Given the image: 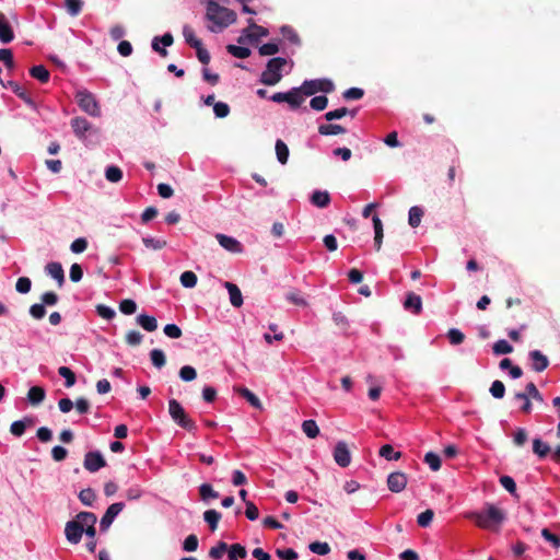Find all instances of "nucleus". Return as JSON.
Segmentation results:
<instances>
[{
    "mask_svg": "<svg viewBox=\"0 0 560 560\" xmlns=\"http://www.w3.org/2000/svg\"><path fill=\"white\" fill-rule=\"evenodd\" d=\"M180 283L185 288H194L197 283V276L192 271H185L180 275Z\"/></svg>",
    "mask_w": 560,
    "mask_h": 560,
    "instance_id": "nucleus-55",
    "label": "nucleus"
},
{
    "mask_svg": "<svg viewBox=\"0 0 560 560\" xmlns=\"http://www.w3.org/2000/svg\"><path fill=\"white\" fill-rule=\"evenodd\" d=\"M310 550L314 553L325 556L329 553L330 547L327 542L314 541L308 546Z\"/></svg>",
    "mask_w": 560,
    "mask_h": 560,
    "instance_id": "nucleus-56",
    "label": "nucleus"
},
{
    "mask_svg": "<svg viewBox=\"0 0 560 560\" xmlns=\"http://www.w3.org/2000/svg\"><path fill=\"white\" fill-rule=\"evenodd\" d=\"M32 281L27 277H21L15 283V289L19 293L26 294L31 291Z\"/></svg>",
    "mask_w": 560,
    "mask_h": 560,
    "instance_id": "nucleus-59",
    "label": "nucleus"
},
{
    "mask_svg": "<svg viewBox=\"0 0 560 560\" xmlns=\"http://www.w3.org/2000/svg\"><path fill=\"white\" fill-rule=\"evenodd\" d=\"M206 18L213 22L219 28H224L236 21L234 11L221 7L215 1H209L207 4Z\"/></svg>",
    "mask_w": 560,
    "mask_h": 560,
    "instance_id": "nucleus-2",
    "label": "nucleus"
},
{
    "mask_svg": "<svg viewBox=\"0 0 560 560\" xmlns=\"http://www.w3.org/2000/svg\"><path fill=\"white\" fill-rule=\"evenodd\" d=\"M318 132L322 136H335V135L345 133L346 129L341 125L325 124V125H319Z\"/></svg>",
    "mask_w": 560,
    "mask_h": 560,
    "instance_id": "nucleus-28",
    "label": "nucleus"
},
{
    "mask_svg": "<svg viewBox=\"0 0 560 560\" xmlns=\"http://www.w3.org/2000/svg\"><path fill=\"white\" fill-rule=\"evenodd\" d=\"M96 499V494L93 489L86 488L80 491L79 500L82 504L91 506Z\"/></svg>",
    "mask_w": 560,
    "mask_h": 560,
    "instance_id": "nucleus-48",
    "label": "nucleus"
},
{
    "mask_svg": "<svg viewBox=\"0 0 560 560\" xmlns=\"http://www.w3.org/2000/svg\"><path fill=\"white\" fill-rule=\"evenodd\" d=\"M514 398L517 400H525V404H523L521 408L524 413H529L532 411V402L529 400L530 398L539 402L544 401L542 395L539 393L533 382L526 385L524 393H516Z\"/></svg>",
    "mask_w": 560,
    "mask_h": 560,
    "instance_id": "nucleus-6",
    "label": "nucleus"
},
{
    "mask_svg": "<svg viewBox=\"0 0 560 560\" xmlns=\"http://www.w3.org/2000/svg\"><path fill=\"white\" fill-rule=\"evenodd\" d=\"M334 459L336 464L342 468H346L351 463V453L348 444L343 441H339L334 448Z\"/></svg>",
    "mask_w": 560,
    "mask_h": 560,
    "instance_id": "nucleus-10",
    "label": "nucleus"
},
{
    "mask_svg": "<svg viewBox=\"0 0 560 560\" xmlns=\"http://www.w3.org/2000/svg\"><path fill=\"white\" fill-rule=\"evenodd\" d=\"M302 430L310 439H315L319 434V428L314 420H305L302 423Z\"/></svg>",
    "mask_w": 560,
    "mask_h": 560,
    "instance_id": "nucleus-37",
    "label": "nucleus"
},
{
    "mask_svg": "<svg viewBox=\"0 0 560 560\" xmlns=\"http://www.w3.org/2000/svg\"><path fill=\"white\" fill-rule=\"evenodd\" d=\"M71 127L80 140H85L86 133L92 130V125L83 117L72 118Z\"/></svg>",
    "mask_w": 560,
    "mask_h": 560,
    "instance_id": "nucleus-16",
    "label": "nucleus"
},
{
    "mask_svg": "<svg viewBox=\"0 0 560 560\" xmlns=\"http://www.w3.org/2000/svg\"><path fill=\"white\" fill-rule=\"evenodd\" d=\"M285 95H288L285 103H288L292 109L299 108L304 102L302 85L291 89L289 92H285Z\"/></svg>",
    "mask_w": 560,
    "mask_h": 560,
    "instance_id": "nucleus-21",
    "label": "nucleus"
},
{
    "mask_svg": "<svg viewBox=\"0 0 560 560\" xmlns=\"http://www.w3.org/2000/svg\"><path fill=\"white\" fill-rule=\"evenodd\" d=\"M528 355L532 361V369L535 372H542L548 368L549 360L541 351L533 350Z\"/></svg>",
    "mask_w": 560,
    "mask_h": 560,
    "instance_id": "nucleus-17",
    "label": "nucleus"
},
{
    "mask_svg": "<svg viewBox=\"0 0 560 560\" xmlns=\"http://www.w3.org/2000/svg\"><path fill=\"white\" fill-rule=\"evenodd\" d=\"M285 299L290 303L298 305V306L305 307L308 305L307 301L301 295L300 291L296 289L289 291L285 295Z\"/></svg>",
    "mask_w": 560,
    "mask_h": 560,
    "instance_id": "nucleus-40",
    "label": "nucleus"
},
{
    "mask_svg": "<svg viewBox=\"0 0 560 560\" xmlns=\"http://www.w3.org/2000/svg\"><path fill=\"white\" fill-rule=\"evenodd\" d=\"M422 217H423V210L420 207H418V206L411 207L409 210V219H408L409 225L412 228L419 226L421 223Z\"/></svg>",
    "mask_w": 560,
    "mask_h": 560,
    "instance_id": "nucleus-35",
    "label": "nucleus"
},
{
    "mask_svg": "<svg viewBox=\"0 0 560 560\" xmlns=\"http://www.w3.org/2000/svg\"><path fill=\"white\" fill-rule=\"evenodd\" d=\"M203 520L209 525V528L214 532L218 528V524L221 520V513L215 510H207L203 513Z\"/></svg>",
    "mask_w": 560,
    "mask_h": 560,
    "instance_id": "nucleus-31",
    "label": "nucleus"
},
{
    "mask_svg": "<svg viewBox=\"0 0 560 560\" xmlns=\"http://www.w3.org/2000/svg\"><path fill=\"white\" fill-rule=\"evenodd\" d=\"M32 418H24L23 420L14 421L10 427V432L15 436H21L24 434L26 425H32Z\"/></svg>",
    "mask_w": 560,
    "mask_h": 560,
    "instance_id": "nucleus-30",
    "label": "nucleus"
},
{
    "mask_svg": "<svg viewBox=\"0 0 560 560\" xmlns=\"http://www.w3.org/2000/svg\"><path fill=\"white\" fill-rule=\"evenodd\" d=\"M219 244L228 252L233 254H241L244 249L241 242H238L235 237L218 233L215 235Z\"/></svg>",
    "mask_w": 560,
    "mask_h": 560,
    "instance_id": "nucleus-14",
    "label": "nucleus"
},
{
    "mask_svg": "<svg viewBox=\"0 0 560 560\" xmlns=\"http://www.w3.org/2000/svg\"><path fill=\"white\" fill-rule=\"evenodd\" d=\"M490 393L497 399L503 398L504 394H505V386H504V384L501 381H498V380L494 381L491 384Z\"/></svg>",
    "mask_w": 560,
    "mask_h": 560,
    "instance_id": "nucleus-62",
    "label": "nucleus"
},
{
    "mask_svg": "<svg viewBox=\"0 0 560 560\" xmlns=\"http://www.w3.org/2000/svg\"><path fill=\"white\" fill-rule=\"evenodd\" d=\"M244 34L250 43L257 42L260 37L268 36L269 32L266 27L255 23L254 20H248V27L244 30Z\"/></svg>",
    "mask_w": 560,
    "mask_h": 560,
    "instance_id": "nucleus-15",
    "label": "nucleus"
},
{
    "mask_svg": "<svg viewBox=\"0 0 560 560\" xmlns=\"http://www.w3.org/2000/svg\"><path fill=\"white\" fill-rule=\"evenodd\" d=\"M280 32H281L282 36L291 44L296 45V46L301 45V38L293 27H291L289 25H283L280 28Z\"/></svg>",
    "mask_w": 560,
    "mask_h": 560,
    "instance_id": "nucleus-32",
    "label": "nucleus"
},
{
    "mask_svg": "<svg viewBox=\"0 0 560 560\" xmlns=\"http://www.w3.org/2000/svg\"><path fill=\"white\" fill-rule=\"evenodd\" d=\"M234 390L240 396L245 398L252 407H254L256 409H262V404H261L260 399L248 388L240 386V387H235Z\"/></svg>",
    "mask_w": 560,
    "mask_h": 560,
    "instance_id": "nucleus-24",
    "label": "nucleus"
},
{
    "mask_svg": "<svg viewBox=\"0 0 560 560\" xmlns=\"http://www.w3.org/2000/svg\"><path fill=\"white\" fill-rule=\"evenodd\" d=\"M198 548V537L195 534L188 535L184 542H183V549L187 552L196 551Z\"/></svg>",
    "mask_w": 560,
    "mask_h": 560,
    "instance_id": "nucleus-60",
    "label": "nucleus"
},
{
    "mask_svg": "<svg viewBox=\"0 0 560 560\" xmlns=\"http://www.w3.org/2000/svg\"><path fill=\"white\" fill-rule=\"evenodd\" d=\"M8 85L10 86L12 92L16 96H19L21 100H23L27 105H30L32 107L35 106V103H34L33 98L31 97L30 93L24 88H22L18 82L9 81Z\"/></svg>",
    "mask_w": 560,
    "mask_h": 560,
    "instance_id": "nucleus-25",
    "label": "nucleus"
},
{
    "mask_svg": "<svg viewBox=\"0 0 560 560\" xmlns=\"http://www.w3.org/2000/svg\"><path fill=\"white\" fill-rule=\"evenodd\" d=\"M223 285L229 292L231 304L234 307H241L243 305V296L240 288L229 281H225Z\"/></svg>",
    "mask_w": 560,
    "mask_h": 560,
    "instance_id": "nucleus-22",
    "label": "nucleus"
},
{
    "mask_svg": "<svg viewBox=\"0 0 560 560\" xmlns=\"http://www.w3.org/2000/svg\"><path fill=\"white\" fill-rule=\"evenodd\" d=\"M533 452L539 457V458H545L549 452H550V447L548 444H546L545 442H542L540 439H535L533 441Z\"/></svg>",
    "mask_w": 560,
    "mask_h": 560,
    "instance_id": "nucleus-39",
    "label": "nucleus"
},
{
    "mask_svg": "<svg viewBox=\"0 0 560 560\" xmlns=\"http://www.w3.org/2000/svg\"><path fill=\"white\" fill-rule=\"evenodd\" d=\"M287 65V59L282 57L271 58L262 71L259 81L265 85H276L282 79V69Z\"/></svg>",
    "mask_w": 560,
    "mask_h": 560,
    "instance_id": "nucleus-3",
    "label": "nucleus"
},
{
    "mask_svg": "<svg viewBox=\"0 0 560 560\" xmlns=\"http://www.w3.org/2000/svg\"><path fill=\"white\" fill-rule=\"evenodd\" d=\"M142 243L147 248H151L154 250L162 249L167 245V242L165 240H159L153 237H143Z\"/></svg>",
    "mask_w": 560,
    "mask_h": 560,
    "instance_id": "nucleus-51",
    "label": "nucleus"
},
{
    "mask_svg": "<svg viewBox=\"0 0 560 560\" xmlns=\"http://www.w3.org/2000/svg\"><path fill=\"white\" fill-rule=\"evenodd\" d=\"M302 90L304 95L311 96L317 92L331 93L335 85L328 79L306 80L302 84Z\"/></svg>",
    "mask_w": 560,
    "mask_h": 560,
    "instance_id": "nucleus-7",
    "label": "nucleus"
},
{
    "mask_svg": "<svg viewBox=\"0 0 560 560\" xmlns=\"http://www.w3.org/2000/svg\"><path fill=\"white\" fill-rule=\"evenodd\" d=\"M404 307L411 313L419 315L422 312V299L420 295L408 292L404 302Z\"/></svg>",
    "mask_w": 560,
    "mask_h": 560,
    "instance_id": "nucleus-19",
    "label": "nucleus"
},
{
    "mask_svg": "<svg viewBox=\"0 0 560 560\" xmlns=\"http://www.w3.org/2000/svg\"><path fill=\"white\" fill-rule=\"evenodd\" d=\"M83 533H84V528H83V523L81 520L75 517L74 520L69 521L66 524L65 535H66L67 540L70 544H72V545L79 544L82 538Z\"/></svg>",
    "mask_w": 560,
    "mask_h": 560,
    "instance_id": "nucleus-8",
    "label": "nucleus"
},
{
    "mask_svg": "<svg viewBox=\"0 0 560 560\" xmlns=\"http://www.w3.org/2000/svg\"><path fill=\"white\" fill-rule=\"evenodd\" d=\"M494 354H508L513 351V347L504 339L498 340L494 342L493 347Z\"/></svg>",
    "mask_w": 560,
    "mask_h": 560,
    "instance_id": "nucleus-50",
    "label": "nucleus"
},
{
    "mask_svg": "<svg viewBox=\"0 0 560 560\" xmlns=\"http://www.w3.org/2000/svg\"><path fill=\"white\" fill-rule=\"evenodd\" d=\"M434 517V512L428 509L420 513L417 517V523L420 527H428Z\"/></svg>",
    "mask_w": 560,
    "mask_h": 560,
    "instance_id": "nucleus-53",
    "label": "nucleus"
},
{
    "mask_svg": "<svg viewBox=\"0 0 560 560\" xmlns=\"http://www.w3.org/2000/svg\"><path fill=\"white\" fill-rule=\"evenodd\" d=\"M0 61H2L9 70L15 67L12 50L9 48L0 49Z\"/></svg>",
    "mask_w": 560,
    "mask_h": 560,
    "instance_id": "nucleus-52",
    "label": "nucleus"
},
{
    "mask_svg": "<svg viewBox=\"0 0 560 560\" xmlns=\"http://www.w3.org/2000/svg\"><path fill=\"white\" fill-rule=\"evenodd\" d=\"M137 323L147 331H154L158 328L156 318L147 314H140L137 317Z\"/></svg>",
    "mask_w": 560,
    "mask_h": 560,
    "instance_id": "nucleus-27",
    "label": "nucleus"
},
{
    "mask_svg": "<svg viewBox=\"0 0 560 560\" xmlns=\"http://www.w3.org/2000/svg\"><path fill=\"white\" fill-rule=\"evenodd\" d=\"M46 392L40 386H33L28 389L27 400L31 405L37 406L44 401Z\"/></svg>",
    "mask_w": 560,
    "mask_h": 560,
    "instance_id": "nucleus-26",
    "label": "nucleus"
},
{
    "mask_svg": "<svg viewBox=\"0 0 560 560\" xmlns=\"http://www.w3.org/2000/svg\"><path fill=\"white\" fill-rule=\"evenodd\" d=\"M125 503L122 502H116L110 504L104 515L101 518L100 527L101 530L105 532L109 528L112 523L114 522L115 517L124 510Z\"/></svg>",
    "mask_w": 560,
    "mask_h": 560,
    "instance_id": "nucleus-11",
    "label": "nucleus"
},
{
    "mask_svg": "<svg viewBox=\"0 0 560 560\" xmlns=\"http://www.w3.org/2000/svg\"><path fill=\"white\" fill-rule=\"evenodd\" d=\"M348 113H349V109L347 107H340V108L327 112L324 117L327 121H332L336 119H341L342 117L348 115Z\"/></svg>",
    "mask_w": 560,
    "mask_h": 560,
    "instance_id": "nucleus-61",
    "label": "nucleus"
},
{
    "mask_svg": "<svg viewBox=\"0 0 560 560\" xmlns=\"http://www.w3.org/2000/svg\"><path fill=\"white\" fill-rule=\"evenodd\" d=\"M77 518L81 520L83 523L84 533L90 539H94L96 535V528L95 524L97 521V517L92 512H80L77 515Z\"/></svg>",
    "mask_w": 560,
    "mask_h": 560,
    "instance_id": "nucleus-13",
    "label": "nucleus"
},
{
    "mask_svg": "<svg viewBox=\"0 0 560 560\" xmlns=\"http://www.w3.org/2000/svg\"><path fill=\"white\" fill-rule=\"evenodd\" d=\"M330 195L326 190H314L311 195V202L317 208H327L330 203Z\"/></svg>",
    "mask_w": 560,
    "mask_h": 560,
    "instance_id": "nucleus-23",
    "label": "nucleus"
},
{
    "mask_svg": "<svg viewBox=\"0 0 560 560\" xmlns=\"http://www.w3.org/2000/svg\"><path fill=\"white\" fill-rule=\"evenodd\" d=\"M105 177L110 183H118L122 178V171L115 165H110L105 171Z\"/></svg>",
    "mask_w": 560,
    "mask_h": 560,
    "instance_id": "nucleus-44",
    "label": "nucleus"
},
{
    "mask_svg": "<svg viewBox=\"0 0 560 560\" xmlns=\"http://www.w3.org/2000/svg\"><path fill=\"white\" fill-rule=\"evenodd\" d=\"M380 456L386 458L387 460H398L401 458L400 452H394V448L390 444H385L380 448Z\"/></svg>",
    "mask_w": 560,
    "mask_h": 560,
    "instance_id": "nucleus-41",
    "label": "nucleus"
},
{
    "mask_svg": "<svg viewBox=\"0 0 560 560\" xmlns=\"http://www.w3.org/2000/svg\"><path fill=\"white\" fill-rule=\"evenodd\" d=\"M408 482L407 475L401 471H395L387 477V487L392 492H401Z\"/></svg>",
    "mask_w": 560,
    "mask_h": 560,
    "instance_id": "nucleus-12",
    "label": "nucleus"
},
{
    "mask_svg": "<svg viewBox=\"0 0 560 560\" xmlns=\"http://www.w3.org/2000/svg\"><path fill=\"white\" fill-rule=\"evenodd\" d=\"M45 271L48 276L54 278L58 287L61 288L65 283V271L60 262L51 261L45 266Z\"/></svg>",
    "mask_w": 560,
    "mask_h": 560,
    "instance_id": "nucleus-18",
    "label": "nucleus"
},
{
    "mask_svg": "<svg viewBox=\"0 0 560 560\" xmlns=\"http://www.w3.org/2000/svg\"><path fill=\"white\" fill-rule=\"evenodd\" d=\"M30 315L37 320L44 318L46 315L45 305L43 303H35L31 305Z\"/></svg>",
    "mask_w": 560,
    "mask_h": 560,
    "instance_id": "nucleus-63",
    "label": "nucleus"
},
{
    "mask_svg": "<svg viewBox=\"0 0 560 560\" xmlns=\"http://www.w3.org/2000/svg\"><path fill=\"white\" fill-rule=\"evenodd\" d=\"M30 74L40 83H47L50 78L49 71L42 65L32 67L30 69Z\"/></svg>",
    "mask_w": 560,
    "mask_h": 560,
    "instance_id": "nucleus-29",
    "label": "nucleus"
},
{
    "mask_svg": "<svg viewBox=\"0 0 560 560\" xmlns=\"http://www.w3.org/2000/svg\"><path fill=\"white\" fill-rule=\"evenodd\" d=\"M58 374L65 378L66 387H72L75 384V374L68 366H60L58 369Z\"/></svg>",
    "mask_w": 560,
    "mask_h": 560,
    "instance_id": "nucleus-43",
    "label": "nucleus"
},
{
    "mask_svg": "<svg viewBox=\"0 0 560 560\" xmlns=\"http://www.w3.org/2000/svg\"><path fill=\"white\" fill-rule=\"evenodd\" d=\"M229 560H238L246 557L247 551L244 546L240 544H233L229 547Z\"/></svg>",
    "mask_w": 560,
    "mask_h": 560,
    "instance_id": "nucleus-36",
    "label": "nucleus"
},
{
    "mask_svg": "<svg viewBox=\"0 0 560 560\" xmlns=\"http://www.w3.org/2000/svg\"><path fill=\"white\" fill-rule=\"evenodd\" d=\"M168 413L178 427L191 433L196 432L197 425L195 421L188 417L183 406L176 399L168 400Z\"/></svg>",
    "mask_w": 560,
    "mask_h": 560,
    "instance_id": "nucleus-4",
    "label": "nucleus"
},
{
    "mask_svg": "<svg viewBox=\"0 0 560 560\" xmlns=\"http://www.w3.org/2000/svg\"><path fill=\"white\" fill-rule=\"evenodd\" d=\"M228 52H230L232 56L244 59L250 56V49L247 47L236 46V45H228L226 46Z\"/></svg>",
    "mask_w": 560,
    "mask_h": 560,
    "instance_id": "nucleus-42",
    "label": "nucleus"
},
{
    "mask_svg": "<svg viewBox=\"0 0 560 560\" xmlns=\"http://www.w3.org/2000/svg\"><path fill=\"white\" fill-rule=\"evenodd\" d=\"M199 494L202 501L219 498V492L215 491L210 483H202L199 487Z\"/></svg>",
    "mask_w": 560,
    "mask_h": 560,
    "instance_id": "nucleus-38",
    "label": "nucleus"
},
{
    "mask_svg": "<svg viewBox=\"0 0 560 560\" xmlns=\"http://www.w3.org/2000/svg\"><path fill=\"white\" fill-rule=\"evenodd\" d=\"M75 100H77V103L80 106V108L83 112H85L86 114H89L90 116H93V117L101 116V109H100L98 103H97L95 96L91 92H89L86 90L78 91L75 94Z\"/></svg>",
    "mask_w": 560,
    "mask_h": 560,
    "instance_id": "nucleus-5",
    "label": "nucleus"
},
{
    "mask_svg": "<svg viewBox=\"0 0 560 560\" xmlns=\"http://www.w3.org/2000/svg\"><path fill=\"white\" fill-rule=\"evenodd\" d=\"M276 154L277 159L281 164H287L289 159V148L288 145L280 139L276 141Z\"/></svg>",
    "mask_w": 560,
    "mask_h": 560,
    "instance_id": "nucleus-33",
    "label": "nucleus"
},
{
    "mask_svg": "<svg viewBox=\"0 0 560 560\" xmlns=\"http://www.w3.org/2000/svg\"><path fill=\"white\" fill-rule=\"evenodd\" d=\"M229 545L224 541H219L217 546L209 550V557L214 560H219L228 551Z\"/></svg>",
    "mask_w": 560,
    "mask_h": 560,
    "instance_id": "nucleus-47",
    "label": "nucleus"
},
{
    "mask_svg": "<svg viewBox=\"0 0 560 560\" xmlns=\"http://www.w3.org/2000/svg\"><path fill=\"white\" fill-rule=\"evenodd\" d=\"M310 105L314 110H324L328 105V98L325 95L315 96L311 100Z\"/></svg>",
    "mask_w": 560,
    "mask_h": 560,
    "instance_id": "nucleus-58",
    "label": "nucleus"
},
{
    "mask_svg": "<svg viewBox=\"0 0 560 560\" xmlns=\"http://www.w3.org/2000/svg\"><path fill=\"white\" fill-rule=\"evenodd\" d=\"M14 39V33L9 24L7 16L3 12H0V42L2 44H9Z\"/></svg>",
    "mask_w": 560,
    "mask_h": 560,
    "instance_id": "nucleus-20",
    "label": "nucleus"
},
{
    "mask_svg": "<svg viewBox=\"0 0 560 560\" xmlns=\"http://www.w3.org/2000/svg\"><path fill=\"white\" fill-rule=\"evenodd\" d=\"M84 468L90 472H95L106 466V460L98 451L88 452L83 462Z\"/></svg>",
    "mask_w": 560,
    "mask_h": 560,
    "instance_id": "nucleus-9",
    "label": "nucleus"
},
{
    "mask_svg": "<svg viewBox=\"0 0 560 560\" xmlns=\"http://www.w3.org/2000/svg\"><path fill=\"white\" fill-rule=\"evenodd\" d=\"M424 463L428 464L433 471H438L441 468V458L433 452H428L424 455Z\"/></svg>",
    "mask_w": 560,
    "mask_h": 560,
    "instance_id": "nucleus-49",
    "label": "nucleus"
},
{
    "mask_svg": "<svg viewBox=\"0 0 560 560\" xmlns=\"http://www.w3.org/2000/svg\"><path fill=\"white\" fill-rule=\"evenodd\" d=\"M470 518L482 529L498 532L505 521V513L493 504H487L483 511L471 513Z\"/></svg>",
    "mask_w": 560,
    "mask_h": 560,
    "instance_id": "nucleus-1",
    "label": "nucleus"
},
{
    "mask_svg": "<svg viewBox=\"0 0 560 560\" xmlns=\"http://www.w3.org/2000/svg\"><path fill=\"white\" fill-rule=\"evenodd\" d=\"M143 336L138 330H130L126 334V342L129 346H139L142 342Z\"/></svg>",
    "mask_w": 560,
    "mask_h": 560,
    "instance_id": "nucleus-64",
    "label": "nucleus"
},
{
    "mask_svg": "<svg viewBox=\"0 0 560 560\" xmlns=\"http://www.w3.org/2000/svg\"><path fill=\"white\" fill-rule=\"evenodd\" d=\"M119 310L125 315H131L137 311V304L133 300L126 299L119 303Z\"/></svg>",
    "mask_w": 560,
    "mask_h": 560,
    "instance_id": "nucleus-57",
    "label": "nucleus"
},
{
    "mask_svg": "<svg viewBox=\"0 0 560 560\" xmlns=\"http://www.w3.org/2000/svg\"><path fill=\"white\" fill-rule=\"evenodd\" d=\"M83 5V0H65L66 10L71 16H78L82 11Z\"/></svg>",
    "mask_w": 560,
    "mask_h": 560,
    "instance_id": "nucleus-34",
    "label": "nucleus"
},
{
    "mask_svg": "<svg viewBox=\"0 0 560 560\" xmlns=\"http://www.w3.org/2000/svg\"><path fill=\"white\" fill-rule=\"evenodd\" d=\"M150 359H151V362L152 364L158 368V369H161L165 365L166 363V359H165V354L162 350L160 349H153L151 350L150 352Z\"/></svg>",
    "mask_w": 560,
    "mask_h": 560,
    "instance_id": "nucleus-45",
    "label": "nucleus"
},
{
    "mask_svg": "<svg viewBox=\"0 0 560 560\" xmlns=\"http://www.w3.org/2000/svg\"><path fill=\"white\" fill-rule=\"evenodd\" d=\"M179 377L184 382H191L197 377L196 369L190 365H184L179 370Z\"/></svg>",
    "mask_w": 560,
    "mask_h": 560,
    "instance_id": "nucleus-54",
    "label": "nucleus"
},
{
    "mask_svg": "<svg viewBox=\"0 0 560 560\" xmlns=\"http://www.w3.org/2000/svg\"><path fill=\"white\" fill-rule=\"evenodd\" d=\"M183 34L186 39V43L190 47L197 48L198 46L202 45L201 40L195 36V32L190 26H184Z\"/></svg>",
    "mask_w": 560,
    "mask_h": 560,
    "instance_id": "nucleus-46",
    "label": "nucleus"
}]
</instances>
